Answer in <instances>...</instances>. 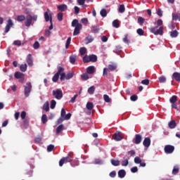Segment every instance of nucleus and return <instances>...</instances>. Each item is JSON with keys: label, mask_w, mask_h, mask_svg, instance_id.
I'll list each match as a JSON object with an SVG mask.
<instances>
[{"label": "nucleus", "mask_w": 180, "mask_h": 180, "mask_svg": "<svg viewBox=\"0 0 180 180\" xmlns=\"http://www.w3.org/2000/svg\"><path fill=\"white\" fill-rule=\"evenodd\" d=\"M72 27H75L73 32L74 36H77L82 29V25L79 22L78 20H73V21H72Z\"/></svg>", "instance_id": "obj_1"}, {"label": "nucleus", "mask_w": 180, "mask_h": 180, "mask_svg": "<svg viewBox=\"0 0 180 180\" xmlns=\"http://www.w3.org/2000/svg\"><path fill=\"white\" fill-rule=\"evenodd\" d=\"M72 160V155L69 154L68 157L63 158L60 162L59 165L60 167H62L64 163L70 162Z\"/></svg>", "instance_id": "obj_2"}, {"label": "nucleus", "mask_w": 180, "mask_h": 180, "mask_svg": "<svg viewBox=\"0 0 180 180\" xmlns=\"http://www.w3.org/2000/svg\"><path fill=\"white\" fill-rule=\"evenodd\" d=\"M32 90V85L30 82H27L25 86L24 95L25 97H28Z\"/></svg>", "instance_id": "obj_3"}, {"label": "nucleus", "mask_w": 180, "mask_h": 180, "mask_svg": "<svg viewBox=\"0 0 180 180\" xmlns=\"http://www.w3.org/2000/svg\"><path fill=\"white\" fill-rule=\"evenodd\" d=\"M112 138L116 141H120L124 139V134L120 131H117L115 134H113Z\"/></svg>", "instance_id": "obj_4"}, {"label": "nucleus", "mask_w": 180, "mask_h": 180, "mask_svg": "<svg viewBox=\"0 0 180 180\" xmlns=\"http://www.w3.org/2000/svg\"><path fill=\"white\" fill-rule=\"evenodd\" d=\"M53 96L58 100H60L63 98V91L60 89H56L53 91Z\"/></svg>", "instance_id": "obj_5"}, {"label": "nucleus", "mask_w": 180, "mask_h": 180, "mask_svg": "<svg viewBox=\"0 0 180 180\" xmlns=\"http://www.w3.org/2000/svg\"><path fill=\"white\" fill-rule=\"evenodd\" d=\"M174 150H175L174 146H171V145H167L165 147V152L167 154H172L174 151Z\"/></svg>", "instance_id": "obj_6"}, {"label": "nucleus", "mask_w": 180, "mask_h": 180, "mask_svg": "<svg viewBox=\"0 0 180 180\" xmlns=\"http://www.w3.org/2000/svg\"><path fill=\"white\" fill-rule=\"evenodd\" d=\"M13 26V21L12 20L9 19L7 21V24L5 27V33H8L10 30V28L12 27Z\"/></svg>", "instance_id": "obj_7"}, {"label": "nucleus", "mask_w": 180, "mask_h": 180, "mask_svg": "<svg viewBox=\"0 0 180 180\" xmlns=\"http://www.w3.org/2000/svg\"><path fill=\"white\" fill-rule=\"evenodd\" d=\"M32 15H30V14H28L26 16V20L25 21V26L29 27L32 24Z\"/></svg>", "instance_id": "obj_8"}, {"label": "nucleus", "mask_w": 180, "mask_h": 180, "mask_svg": "<svg viewBox=\"0 0 180 180\" xmlns=\"http://www.w3.org/2000/svg\"><path fill=\"white\" fill-rule=\"evenodd\" d=\"M142 141V136L141 134H136L135 135V139H134V143L136 144H139L141 143Z\"/></svg>", "instance_id": "obj_9"}, {"label": "nucleus", "mask_w": 180, "mask_h": 180, "mask_svg": "<svg viewBox=\"0 0 180 180\" xmlns=\"http://www.w3.org/2000/svg\"><path fill=\"white\" fill-rule=\"evenodd\" d=\"M44 18H45L46 22L50 21V23H51V22H52L51 15L50 13H49L47 11H46V13H44Z\"/></svg>", "instance_id": "obj_10"}, {"label": "nucleus", "mask_w": 180, "mask_h": 180, "mask_svg": "<svg viewBox=\"0 0 180 180\" xmlns=\"http://www.w3.org/2000/svg\"><path fill=\"white\" fill-rule=\"evenodd\" d=\"M143 146L146 148H148L150 146V143H151V141H150V139L147 137L144 139L143 141Z\"/></svg>", "instance_id": "obj_11"}, {"label": "nucleus", "mask_w": 180, "mask_h": 180, "mask_svg": "<svg viewBox=\"0 0 180 180\" xmlns=\"http://www.w3.org/2000/svg\"><path fill=\"white\" fill-rule=\"evenodd\" d=\"M26 61L29 66L32 67L33 65L32 57L30 54L27 56Z\"/></svg>", "instance_id": "obj_12"}, {"label": "nucleus", "mask_w": 180, "mask_h": 180, "mask_svg": "<svg viewBox=\"0 0 180 180\" xmlns=\"http://www.w3.org/2000/svg\"><path fill=\"white\" fill-rule=\"evenodd\" d=\"M58 9L61 12H65L68 9V6H66V4H60L58 6Z\"/></svg>", "instance_id": "obj_13"}, {"label": "nucleus", "mask_w": 180, "mask_h": 180, "mask_svg": "<svg viewBox=\"0 0 180 180\" xmlns=\"http://www.w3.org/2000/svg\"><path fill=\"white\" fill-rule=\"evenodd\" d=\"M173 20H179L180 21V13H173L172 14Z\"/></svg>", "instance_id": "obj_14"}, {"label": "nucleus", "mask_w": 180, "mask_h": 180, "mask_svg": "<svg viewBox=\"0 0 180 180\" xmlns=\"http://www.w3.org/2000/svg\"><path fill=\"white\" fill-rule=\"evenodd\" d=\"M86 72L89 75H92L95 72V68L94 66H89L86 68Z\"/></svg>", "instance_id": "obj_15"}, {"label": "nucleus", "mask_w": 180, "mask_h": 180, "mask_svg": "<svg viewBox=\"0 0 180 180\" xmlns=\"http://www.w3.org/2000/svg\"><path fill=\"white\" fill-rule=\"evenodd\" d=\"M163 30H164V27H160V28L157 29V31H156L155 35L162 36L163 34Z\"/></svg>", "instance_id": "obj_16"}, {"label": "nucleus", "mask_w": 180, "mask_h": 180, "mask_svg": "<svg viewBox=\"0 0 180 180\" xmlns=\"http://www.w3.org/2000/svg\"><path fill=\"white\" fill-rule=\"evenodd\" d=\"M126 172L124 169H121L118 172V176L120 178L122 179L125 176Z\"/></svg>", "instance_id": "obj_17"}, {"label": "nucleus", "mask_w": 180, "mask_h": 180, "mask_svg": "<svg viewBox=\"0 0 180 180\" xmlns=\"http://www.w3.org/2000/svg\"><path fill=\"white\" fill-rule=\"evenodd\" d=\"M107 69L109 71H115L117 69V65L115 64L109 65Z\"/></svg>", "instance_id": "obj_18"}, {"label": "nucleus", "mask_w": 180, "mask_h": 180, "mask_svg": "<svg viewBox=\"0 0 180 180\" xmlns=\"http://www.w3.org/2000/svg\"><path fill=\"white\" fill-rule=\"evenodd\" d=\"M14 77H15L16 79H20V78H22V77H24V75H23L22 73L19 72H16L15 73V75H14Z\"/></svg>", "instance_id": "obj_19"}, {"label": "nucleus", "mask_w": 180, "mask_h": 180, "mask_svg": "<svg viewBox=\"0 0 180 180\" xmlns=\"http://www.w3.org/2000/svg\"><path fill=\"white\" fill-rule=\"evenodd\" d=\"M112 26L115 28H119L120 27L119 20H114V21H112Z\"/></svg>", "instance_id": "obj_20"}, {"label": "nucleus", "mask_w": 180, "mask_h": 180, "mask_svg": "<svg viewBox=\"0 0 180 180\" xmlns=\"http://www.w3.org/2000/svg\"><path fill=\"white\" fill-rule=\"evenodd\" d=\"M173 77L176 79V81L180 82V73L174 72Z\"/></svg>", "instance_id": "obj_21"}, {"label": "nucleus", "mask_w": 180, "mask_h": 180, "mask_svg": "<svg viewBox=\"0 0 180 180\" xmlns=\"http://www.w3.org/2000/svg\"><path fill=\"white\" fill-rule=\"evenodd\" d=\"M176 126V124L174 120H172L169 123V127L170 129H174Z\"/></svg>", "instance_id": "obj_22"}, {"label": "nucleus", "mask_w": 180, "mask_h": 180, "mask_svg": "<svg viewBox=\"0 0 180 180\" xmlns=\"http://www.w3.org/2000/svg\"><path fill=\"white\" fill-rule=\"evenodd\" d=\"M64 129V127L63 124H60L58 126L56 129V134H60L63 130Z\"/></svg>", "instance_id": "obj_23"}, {"label": "nucleus", "mask_w": 180, "mask_h": 180, "mask_svg": "<svg viewBox=\"0 0 180 180\" xmlns=\"http://www.w3.org/2000/svg\"><path fill=\"white\" fill-rule=\"evenodd\" d=\"M145 21V18H143V17H139L137 22L140 25H142L143 24H144Z\"/></svg>", "instance_id": "obj_24"}, {"label": "nucleus", "mask_w": 180, "mask_h": 180, "mask_svg": "<svg viewBox=\"0 0 180 180\" xmlns=\"http://www.w3.org/2000/svg\"><path fill=\"white\" fill-rule=\"evenodd\" d=\"M93 40H94V38H92L91 35H89L88 37H86V38H85V41H87L86 44L91 43Z\"/></svg>", "instance_id": "obj_25"}, {"label": "nucleus", "mask_w": 180, "mask_h": 180, "mask_svg": "<svg viewBox=\"0 0 180 180\" xmlns=\"http://www.w3.org/2000/svg\"><path fill=\"white\" fill-rule=\"evenodd\" d=\"M177 98H178V97H177L176 96H173L170 98L169 101H170V103H171L172 104V103H176V101H177Z\"/></svg>", "instance_id": "obj_26"}, {"label": "nucleus", "mask_w": 180, "mask_h": 180, "mask_svg": "<svg viewBox=\"0 0 180 180\" xmlns=\"http://www.w3.org/2000/svg\"><path fill=\"white\" fill-rule=\"evenodd\" d=\"M79 53L81 56H84L86 53V49L83 46L82 48H80Z\"/></svg>", "instance_id": "obj_27"}, {"label": "nucleus", "mask_w": 180, "mask_h": 180, "mask_svg": "<svg viewBox=\"0 0 180 180\" xmlns=\"http://www.w3.org/2000/svg\"><path fill=\"white\" fill-rule=\"evenodd\" d=\"M90 62L96 63L97 61V56L95 55L89 56Z\"/></svg>", "instance_id": "obj_28"}, {"label": "nucleus", "mask_w": 180, "mask_h": 180, "mask_svg": "<svg viewBox=\"0 0 180 180\" xmlns=\"http://www.w3.org/2000/svg\"><path fill=\"white\" fill-rule=\"evenodd\" d=\"M76 61V56H70V62L71 64H75Z\"/></svg>", "instance_id": "obj_29"}, {"label": "nucleus", "mask_w": 180, "mask_h": 180, "mask_svg": "<svg viewBox=\"0 0 180 180\" xmlns=\"http://www.w3.org/2000/svg\"><path fill=\"white\" fill-rule=\"evenodd\" d=\"M83 62L84 63H88L89 62H91L90 60V56H85L84 58H83Z\"/></svg>", "instance_id": "obj_30"}, {"label": "nucleus", "mask_w": 180, "mask_h": 180, "mask_svg": "<svg viewBox=\"0 0 180 180\" xmlns=\"http://www.w3.org/2000/svg\"><path fill=\"white\" fill-rule=\"evenodd\" d=\"M86 108L89 110H91L94 108V104L91 102L87 103L86 104Z\"/></svg>", "instance_id": "obj_31"}, {"label": "nucleus", "mask_w": 180, "mask_h": 180, "mask_svg": "<svg viewBox=\"0 0 180 180\" xmlns=\"http://www.w3.org/2000/svg\"><path fill=\"white\" fill-rule=\"evenodd\" d=\"M20 71L22 72H25L27 70V65L26 64H22L20 67Z\"/></svg>", "instance_id": "obj_32"}, {"label": "nucleus", "mask_w": 180, "mask_h": 180, "mask_svg": "<svg viewBox=\"0 0 180 180\" xmlns=\"http://www.w3.org/2000/svg\"><path fill=\"white\" fill-rule=\"evenodd\" d=\"M125 11V7L124 6V4H121V6H120L119 7V13H123Z\"/></svg>", "instance_id": "obj_33"}, {"label": "nucleus", "mask_w": 180, "mask_h": 180, "mask_svg": "<svg viewBox=\"0 0 180 180\" xmlns=\"http://www.w3.org/2000/svg\"><path fill=\"white\" fill-rule=\"evenodd\" d=\"M101 15L103 17V18H105L107 16V11L105 8H103L101 11Z\"/></svg>", "instance_id": "obj_34"}, {"label": "nucleus", "mask_w": 180, "mask_h": 180, "mask_svg": "<svg viewBox=\"0 0 180 180\" xmlns=\"http://www.w3.org/2000/svg\"><path fill=\"white\" fill-rule=\"evenodd\" d=\"M111 163L114 166H119L120 165V161L119 160H115L112 159L111 160Z\"/></svg>", "instance_id": "obj_35"}, {"label": "nucleus", "mask_w": 180, "mask_h": 180, "mask_svg": "<svg viewBox=\"0 0 180 180\" xmlns=\"http://www.w3.org/2000/svg\"><path fill=\"white\" fill-rule=\"evenodd\" d=\"M95 91V87L94 86H91L89 89H88V92L89 94L92 95L94 94Z\"/></svg>", "instance_id": "obj_36"}, {"label": "nucleus", "mask_w": 180, "mask_h": 180, "mask_svg": "<svg viewBox=\"0 0 180 180\" xmlns=\"http://www.w3.org/2000/svg\"><path fill=\"white\" fill-rule=\"evenodd\" d=\"M43 109L46 111L48 112L49 110V103L46 102V103H44V105H43Z\"/></svg>", "instance_id": "obj_37"}, {"label": "nucleus", "mask_w": 180, "mask_h": 180, "mask_svg": "<svg viewBox=\"0 0 180 180\" xmlns=\"http://www.w3.org/2000/svg\"><path fill=\"white\" fill-rule=\"evenodd\" d=\"M25 20V15H18V17H17V20H18V22H22V21H24Z\"/></svg>", "instance_id": "obj_38"}, {"label": "nucleus", "mask_w": 180, "mask_h": 180, "mask_svg": "<svg viewBox=\"0 0 180 180\" xmlns=\"http://www.w3.org/2000/svg\"><path fill=\"white\" fill-rule=\"evenodd\" d=\"M70 42H71V37H69L66 41V44H65V49H68L70 44Z\"/></svg>", "instance_id": "obj_39"}, {"label": "nucleus", "mask_w": 180, "mask_h": 180, "mask_svg": "<svg viewBox=\"0 0 180 180\" xmlns=\"http://www.w3.org/2000/svg\"><path fill=\"white\" fill-rule=\"evenodd\" d=\"M137 34L140 36H143L144 35V31L142 30V28H139L137 30Z\"/></svg>", "instance_id": "obj_40"}, {"label": "nucleus", "mask_w": 180, "mask_h": 180, "mask_svg": "<svg viewBox=\"0 0 180 180\" xmlns=\"http://www.w3.org/2000/svg\"><path fill=\"white\" fill-rule=\"evenodd\" d=\"M158 29V27H152L151 28H150V31L151 33L155 34Z\"/></svg>", "instance_id": "obj_41"}, {"label": "nucleus", "mask_w": 180, "mask_h": 180, "mask_svg": "<svg viewBox=\"0 0 180 180\" xmlns=\"http://www.w3.org/2000/svg\"><path fill=\"white\" fill-rule=\"evenodd\" d=\"M48 121L47 120V116L46 115H43L41 117V122L43 124L46 123V122Z\"/></svg>", "instance_id": "obj_42"}, {"label": "nucleus", "mask_w": 180, "mask_h": 180, "mask_svg": "<svg viewBox=\"0 0 180 180\" xmlns=\"http://www.w3.org/2000/svg\"><path fill=\"white\" fill-rule=\"evenodd\" d=\"M166 81H167V79H166V77H165V76H162V77H160L159 78V82H160V83H165Z\"/></svg>", "instance_id": "obj_43"}, {"label": "nucleus", "mask_w": 180, "mask_h": 180, "mask_svg": "<svg viewBox=\"0 0 180 180\" xmlns=\"http://www.w3.org/2000/svg\"><path fill=\"white\" fill-rule=\"evenodd\" d=\"M81 77H82V79L84 80V81H86V80H88L89 79V77L87 74L82 75Z\"/></svg>", "instance_id": "obj_44"}, {"label": "nucleus", "mask_w": 180, "mask_h": 180, "mask_svg": "<svg viewBox=\"0 0 180 180\" xmlns=\"http://www.w3.org/2000/svg\"><path fill=\"white\" fill-rule=\"evenodd\" d=\"M142 162V160L139 157H136L134 158V162L136 164H140Z\"/></svg>", "instance_id": "obj_45"}, {"label": "nucleus", "mask_w": 180, "mask_h": 180, "mask_svg": "<svg viewBox=\"0 0 180 180\" xmlns=\"http://www.w3.org/2000/svg\"><path fill=\"white\" fill-rule=\"evenodd\" d=\"M74 76V73L73 72H70L68 74H67L66 75V79L68 80V79H70L71 78H72Z\"/></svg>", "instance_id": "obj_46"}, {"label": "nucleus", "mask_w": 180, "mask_h": 180, "mask_svg": "<svg viewBox=\"0 0 180 180\" xmlns=\"http://www.w3.org/2000/svg\"><path fill=\"white\" fill-rule=\"evenodd\" d=\"M63 13H58V20L59 22H61L63 20Z\"/></svg>", "instance_id": "obj_47"}, {"label": "nucleus", "mask_w": 180, "mask_h": 180, "mask_svg": "<svg viewBox=\"0 0 180 180\" xmlns=\"http://www.w3.org/2000/svg\"><path fill=\"white\" fill-rule=\"evenodd\" d=\"M58 78H59V75L58 74H56L53 77V82H56L58 80Z\"/></svg>", "instance_id": "obj_48"}, {"label": "nucleus", "mask_w": 180, "mask_h": 180, "mask_svg": "<svg viewBox=\"0 0 180 180\" xmlns=\"http://www.w3.org/2000/svg\"><path fill=\"white\" fill-rule=\"evenodd\" d=\"M98 32H99V28H97V27H92L91 28L92 33H98Z\"/></svg>", "instance_id": "obj_49"}, {"label": "nucleus", "mask_w": 180, "mask_h": 180, "mask_svg": "<svg viewBox=\"0 0 180 180\" xmlns=\"http://www.w3.org/2000/svg\"><path fill=\"white\" fill-rule=\"evenodd\" d=\"M178 36V31H172L171 32V37H176Z\"/></svg>", "instance_id": "obj_50"}, {"label": "nucleus", "mask_w": 180, "mask_h": 180, "mask_svg": "<svg viewBox=\"0 0 180 180\" xmlns=\"http://www.w3.org/2000/svg\"><path fill=\"white\" fill-rule=\"evenodd\" d=\"M103 98H104V100L106 103H110V98H109V96L108 95L105 94L103 96Z\"/></svg>", "instance_id": "obj_51"}, {"label": "nucleus", "mask_w": 180, "mask_h": 180, "mask_svg": "<svg viewBox=\"0 0 180 180\" xmlns=\"http://www.w3.org/2000/svg\"><path fill=\"white\" fill-rule=\"evenodd\" d=\"M56 101L52 100V101H51V109H54L55 107H56Z\"/></svg>", "instance_id": "obj_52"}, {"label": "nucleus", "mask_w": 180, "mask_h": 180, "mask_svg": "<svg viewBox=\"0 0 180 180\" xmlns=\"http://www.w3.org/2000/svg\"><path fill=\"white\" fill-rule=\"evenodd\" d=\"M64 71V68H63L62 67H58V72L56 74L58 75H61L62 73Z\"/></svg>", "instance_id": "obj_53"}, {"label": "nucleus", "mask_w": 180, "mask_h": 180, "mask_svg": "<svg viewBox=\"0 0 180 180\" xmlns=\"http://www.w3.org/2000/svg\"><path fill=\"white\" fill-rule=\"evenodd\" d=\"M123 41L126 44H129V41L128 39V34H126L124 38H123Z\"/></svg>", "instance_id": "obj_54"}, {"label": "nucleus", "mask_w": 180, "mask_h": 180, "mask_svg": "<svg viewBox=\"0 0 180 180\" xmlns=\"http://www.w3.org/2000/svg\"><path fill=\"white\" fill-rule=\"evenodd\" d=\"M179 168L174 167V169H173V171H172V174H173L174 175H176V174H177L179 173Z\"/></svg>", "instance_id": "obj_55"}, {"label": "nucleus", "mask_w": 180, "mask_h": 180, "mask_svg": "<svg viewBox=\"0 0 180 180\" xmlns=\"http://www.w3.org/2000/svg\"><path fill=\"white\" fill-rule=\"evenodd\" d=\"M141 84L148 86L150 84V81L148 79H144L141 82Z\"/></svg>", "instance_id": "obj_56"}, {"label": "nucleus", "mask_w": 180, "mask_h": 180, "mask_svg": "<svg viewBox=\"0 0 180 180\" xmlns=\"http://www.w3.org/2000/svg\"><path fill=\"white\" fill-rule=\"evenodd\" d=\"M110 71L108 70V68H104L103 69V75L104 77H107L108 76V73Z\"/></svg>", "instance_id": "obj_57"}, {"label": "nucleus", "mask_w": 180, "mask_h": 180, "mask_svg": "<svg viewBox=\"0 0 180 180\" xmlns=\"http://www.w3.org/2000/svg\"><path fill=\"white\" fill-rule=\"evenodd\" d=\"M33 47L34 49H38L39 48V44L38 41H36V42H34Z\"/></svg>", "instance_id": "obj_58"}, {"label": "nucleus", "mask_w": 180, "mask_h": 180, "mask_svg": "<svg viewBox=\"0 0 180 180\" xmlns=\"http://www.w3.org/2000/svg\"><path fill=\"white\" fill-rule=\"evenodd\" d=\"M129 164V160H124L122 162V165L124 167L127 166Z\"/></svg>", "instance_id": "obj_59"}, {"label": "nucleus", "mask_w": 180, "mask_h": 180, "mask_svg": "<svg viewBox=\"0 0 180 180\" xmlns=\"http://www.w3.org/2000/svg\"><path fill=\"white\" fill-rule=\"evenodd\" d=\"M23 124L25 126V128H27L29 125V121L26 119L23 120Z\"/></svg>", "instance_id": "obj_60"}, {"label": "nucleus", "mask_w": 180, "mask_h": 180, "mask_svg": "<svg viewBox=\"0 0 180 180\" xmlns=\"http://www.w3.org/2000/svg\"><path fill=\"white\" fill-rule=\"evenodd\" d=\"M54 148V146L53 145H49L48 147H47V150L49 152H51Z\"/></svg>", "instance_id": "obj_61"}, {"label": "nucleus", "mask_w": 180, "mask_h": 180, "mask_svg": "<svg viewBox=\"0 0 180 180\" xmlns=\"http://www.w3.org/2000/svg\"><path fill=\"white\" fill-rule=\"evenodd\" d=\"M71 116H72V115L70 113H68V114L65 115L64 120H69L70 119Z\"/></svg>", "instance_id": "obj_62"}, {"label": "nucleus", "mask_w": 180, "mask_h": 180, "mask_svg": "<svg viewBox=\"0 0 180 180\" xmlns=\"http://www.w3.org/2000/svg\"><path fill=\"white\" fill-rule=\"evenodd\" d=\"M65 79H66V75H65V73L63 72L62 74H60V79L61 81H63Z\"/></svg>", "instance_id": "obj_63"}, {"label": "nucleus", "mask_w": 180, "mask_h": 180, "mask_svg": "<svg viewBox=\"0 0 180 180\" xmlns=\"http://www.w3.org/2000/svg\"><path fill=\"white\" fill-rule=\"evenodd\" d=\"M131 100L132 101H137V99H138V96H136V95H133V96H131Z\"/></svg>", "instance_id": "obj_64"}]
</instances>
